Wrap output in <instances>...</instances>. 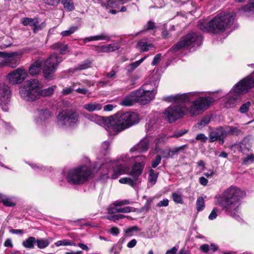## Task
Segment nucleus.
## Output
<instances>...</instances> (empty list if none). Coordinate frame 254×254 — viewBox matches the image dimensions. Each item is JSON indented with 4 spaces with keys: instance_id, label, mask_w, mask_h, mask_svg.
<instances>
[{
    "instance_id": "obj_1",
    "label": "nucleus",
    "mask_w": 254,
    "mask_h": 254,
    "mask_svg": "<svg viewBox=\"0 0 254 254\" xmlns=\"http://www.w3.org/2000/svg\"><path fill=\"white\" fill-rule=\"evenodd\" d=\"M85 118L97 124L101 125L103 122L105 123V129L110 135H115L132 126L138 123L139 117L137 114L133 112L118 113L110 116L105 120L96 115H87Z\"/></svg>"
},
{
    "instance_id": "obj_2",
    "label": "nucleus",
    "mask_w": 254,
    "mask_h": 254,
    "mask_svg": "<svg viewBox=\"0 0 254 254\" xmlns=\"http://www.w3.org/2000/svg\"><path fill=\"white\" fill-rule=\"evenodd\" d=\"M202 92L193 91L181 94L170 96L165 98V100L170 102L185 103L190 102L189 107L183 106L190 117L200 115L214 102V100L211 97L201 96Z\"/></svg>"
},
{
    "instance_id": "obj_3",
    "label": "nucleus",
    "mask_w": 254,
    "mask_h": 254,
    "mask_svg": "<svg viewBox=\"0 0 254 254\" xmlns=\"http://www.w3.org/2000/svg\"><path fill=\"white\" fill-rule=\"evenodd\" d=\"M244 195V192L239 188L231 186L222 193L215 196L216 204L220 206L226 214L236 219L238 215L240 199Z\"/></svg>"
},
{
    "instance_id": "obj_4",
    "label": "nucleus",
    "mask_w": 254,
    "mask_h": 254,
    "mask_svg": "<svg viewBox=\"0 0 254 254\" xmlns=\"http://www.w3.org/2000/svg\"><path fill=\"white\" fill-rule=\"evenodd\" d=\"M236 13L234 12L220 13L209 21L200 20L198 27L201 31L205 32L215 34L223 32L233 25Z\"/></svg>"
},
{
    "instance_id": "obj_5",
    "label": "nucleus",
    "mask_w": 254,
    "mask_h": 254,
    "mask_svg": "<svg viewBox=\"0 0 254 254\" xmlns=\"http://www.w3.org/2000/svg\"><path fill=\"white\" fill-rule=\"evenodd\" d=\"M138 161H143L145 159L144 156H138L134 157L130 154L127 153L122 155L120 157V160L126 163L125 164H121L114 168L115 162H108L103 164L100 169H107V170L102 173L101 179L105 180L108 178L116 179L119 176L127 174L129 172V164L134 162L135 159Z\"/></svg>"
},
{
    "instance_id": "obj_6",
    "label": "nucleus",
    "mask_w": 254,
    "mask_h": 254,
    "mask_svg": "<svg viewBox=\"0 0 254 254\" xmlns=\"http://www.w3.org/2000/svg\"><path fill=\"white\" fill-rule=\"evenodd\" d=\"M55 86H52L42 90V85L38 80L31 79L27 80L20 88L19 94L24 100L33 102L40 96H48L52 95Z\"/></svg>"
},
{
    "instance_id": "obj_7",
    "label": "nucleus",
    "mask_w": 254,
    "mask_h": 254,
    "mask_svg": "<svg viewBox=\"0 0 254 254\" xmlns=\"http://www.w3.org/2000/svg\"><path fill=\"white\" fill-rule=\"evenodd\" d=\"M153 78L155 79L154 81L144 85L142 88L135 91L136 102L145 105L154 99L160 79L157 74L154 75Z\"/></svg>"
},
{
    "instance_id": "obj_8",
    "label": "nucleus",
    "mask_w": 254,
    "mask_h": 254,
    "mask_svg": "<svg viewBox=\"0 0 254 254\" xmlns=\"http://www.w3.org/2000/svg\"><path fill=\"white\" fill-rule=\"evenodd\" d=\"M92 174L87 166H81L69 170L66 174V181L70 185H80L86 182Z\"/></svg>"
},
{
    "instance_id": "obj_9",
    "label": "nucleus",
    "mask_w": 254,
    "mask_h": 254,
    "mask_svg": "<svg viewBox=\"0 0 254 254\" xmlns=\"http://www.w3.org/2000/svg\"><path fill=\"white\" fill-rule=\"evenodd\" d=\"M79 123V114L71 110H63L57 117V125L61 128L73 127Z\"/></svg>"
},
{
    "instance_id": "obj_10",
    "label": "nucleus",
    "mask_w": 254,
    "mask_h": 254,
    "mask_svg": "<svg viewBox=\"0 0 254 254\" xmlns=\"http://www.w3.org/2000/svg\"><path fill=\"white\" fill-rule=\"evenodd\" d=\"M202 38L194 33H190L183 37L181 41L173 47V50L177 51L182 48L191 46H199L201 44Z\"/></svg>"
},
{
    "instance_id": "obj_11",
    "label": "nucleus",
    "mask_w": 254,
    "mask_h": 254,
    "mask_svg": "<svg viewBox=\"0 0 254 254\" xmlns=\"http://www.w3.org/2000/svg\"><path fill=\"white\" fill-rule=\"evenodd\" d=\"M25 53V50L13 52H5L3 60L0 63V66L15 68L19 64L20 57Z\"/></svg>"
},
{
    "instance_id": "obj_12",
    "label": "nucleus",
    "mask_w": 254,
    "mask_h": 254,
    "mask_svg": "<svg viewBox=\"0 0 254 254\" xmlns=\"http://www.w3.org/2000/svg\"><path fill=\"white\" fill-rule=\"evenodd\" d=\"M27 76V69L18 67L9 72L6 76V79L9 84L15 85L22 83Z\"/></svg>"
},
{
    "instance_id": "obj_13",
    "label": "nucleus",
    "mask_w": 254,
    "mask_h": 254,
    "mask_svg": "<svg viewBox=\"0 0 254 254\" xmlns=\"http://www.w3.org/2000/svg\"><path fill=\"white\" fill-rule=\"evenodd\" d=\"M164 114L168 121L172 123L188 114V113L183 106L178 105L169 107L165 110Z\"/></svg>"
},
{
    "instance_id": "obj_14",
    "label": "nucleus",
    "mask_w": 254,
    "mask_h": 254,
    "mask_svg": "<svg viewBox=\"0 0 254 254\" xmlns=\"http://www.w3.org/2000/svg\"><path fill=\"white\" fill-rule=\"evenodd\" d=\"M52 117L51 113L46 109H38L35 113L34 122L39 127L46 126Z\"/></svg>"
},
{
    "instance_id": "obj_15",
    "label": "nucleus",
    "mask_w": 254,
    "mask_h": 254,
    "mask_svg": "<svg viewBox=\"0 0 254 254\" xmlns=\"http://www.w3.org/2000/svg\"><path fill=\"white\" fill-rule=\"evenodd\" d=\"M11 91L8 86L3 84L0 86V106L4 112L9 109L10 101Z\"/></svg>"
},
{
    "instance_id": "obj_16",
    "label": "nucleus",
    "mask_w": 254,
    "mask_h": 254,
    "mask_svg": "<svg viewBox=\"0 0 254 254\" xmlns=\"http://www.w3.org/2000/svg\"><path fill=\"white\" fill-rule=\"evenodd\" d=\"M253 87H254V71L250 75L243 78L237 83L234 89L236 92L240 93L244 91H248Z\"/></svg>"
},
{
    "instance_id": "obj_17",
    "label": "nucleus",
    "mask_w": 254,
    "mask_h": 254,
    "mask_svg": "<svg viewBox=\"0 0 254 254\" xmlns=\"http://www.w3.org/2000/svg\"><path fill=\"white\" fill-rule=\"evenodd\" d=\"M236 84H235L232 89L230 91L228 96L226 98V101L225 102V106L227 108H231L234 107L236 105V103L237 100L238 99V96L240 94H243L244 93L247 92L248 91H244L242 93H237L236 92L235 89L234 88L236 86Z\"/></svg>"
},
{
    "instance_id": "obj_18",
    "label": "nucleus",
    "mask_w": 254,
    "mask_h": 254,
    "mask_svg": "<svg viewBox=\"0 0 254 254\" xmlns=\"http://www.w3.org/2000/svg\"><path fill=\"white\" fill-rule=\"evenodd\" d=\"M225 137V134L224 127L217 128L209 133L210 142H214L219 139L220 143L223 144L224 142L223 139Z\"/></svg>"
},
{
    "instance_id": "obj_19",
    "label": "nucleus",
    "mask_w": 254,
    "mask_h": 254,
    "mask_svg": "<svg viewBox=\"0 0 254 254\" xmlns=\"http://www.w3.org/2000/svg\"><path fill=\"white\" fill-rule=\"evenodd\" d=\"M236 145L237 148L242 153H247L252 147L251 139L250 137L246 136Z\"/></svg>"
},
{
    "instance_id": "obj_20",
    "label": "nucleus",
    "mask_w": 254,
    "mask_h": 254,
    "mask_svg": "<svg viewBox=\"0 0 254 254\" xmlns=\"http://www.w3.org/2000/svg\"><path fill=\"white\" fill-rule=\"evenodd\" d=\"M21 22L24 26H33V32L35 33H36L39 30L42 28L41 26L38 25L39 22L37 18H23L22 19H21Z\"/></svg>"
},
{
    "instance_id": "obj_21",
    "label": "nucleus",
    "mask_w": 254,
    "mask_h": 254,
    "mask_svg": "<svg viewBox=\"0 0 254 254\" xmlns=\"http://www.w3.org/2000/svg\"><path fill=\"white\" fill-rule=\"evenodd\" d=\"M149 139L145 138L142 139L137 144L132 147L130 149V153L135 151L138 152H143L146 151L149 147Z\"/></svg>"
},
{
    "instance_id": "obj_22",
    "label": "nucleus",
    "mask_w": 254,
    "mask_h": 254,
    "mask_svg": "<svg viewBox=\"0 0 254 254\" xmlns=\"http://www.w3.org/2000/svg\"><path fill=\"white\" fill-rule=\"evenodd\" d=\"M239 12L248 16L254 15V0H249V3L239 9Z\"/></svg>"
},
{
    "instance_id": "obj_23",
    "label": "nucleus",
    "mask_w": 254,
    "mask_h": 254,
    "mask_svg": "<svg viewBox=\"0 0 254 254\" xmlns=\"http://www.w3.org/2000/svg\"><path fill=\"white\" fill-rule=\"evenodd\" d=\"M144 165L141 163H135L133 165L129 175L134 179L136 180L138 177L141 174L143 170Z\"/></svg>"
},
{
    "instance_id": "obj_24",
    "label": "nucleus",
    "mask_w": 254,
    "mask_h": 254,
    "mask_svg": "<svg viewBox=\"0 0 254 254\" xmlns=\"http://www.w3.org/2000/svg\"><path fill=\"white\" fill-rule=\"evenodd\" d=\"M42 63V61L40 59L34 62L29 67V74L33 76L39 74L41 70Z\"/></svg>"
},
{
    "instance_id": "obj_25",
    "label": "nucleus",
    "mask_w": 254,
    "mask_h": 254,
    "mask_svg": "<svg viewBox=\"0 0 254 254\" xmlns=\"http://www.w3.org/2000/svg\"><path fill=\"white\" fill-rule=\"evenodd\" d=\"M83 108L88 112H92L101 110L102 105L97 102H90L84 105Z\"/></svg>"
},
{
    "instance_id": "obj_26",
    "label": "nucleus",
    "mask_w": 254,
    "mask_h": 254,
    "mask_svg": "<svg viewBox=\"0 0 254 254\" xmlns=\"http://www.w3.org/2000/svg\"><path fill=\"white\" fill-rule=\"evenodd\" d=\"M136 102V97H135V91L131 93L129 95L126 97L121 102V105L124 106H129Z\"/></svg>"
},
{
    "instance_id": "obj_27",
    "label": "nucleus",
    "mask_w": 254,
    "mask_h": 254,
    "mask_svg": "<svg viewBox=\"0 0 254 254\" xmlns=\"http://www.w3.org/2000/svg\"><path fill=\"white\" fill-rule=\"evenodd\" d=\"M119 49L117 44H109L102 45L100 47V51L103 53H110L114 52Z\"/></svg>"
},
{
    "instance_id": "obj_28",
    "label": "nucleus",
    "mask_w": 254,
    "mask_h": 254,
    "mask_svg": "<svg viewBox=\"0 0 254 254\" xmlns=\"http://www.w3.org/2000/svg\"><path fill=\"white\" fill-rule=\"evenodd\" d=\"M225 137L228 135H239L242 133L240 129L236 127L227 126L224 127Z\"/></svg>"
},
{
    "instance_id": "obj_29",
    "label": "nucleus",
    "mask_w": 254,
    "mask_h": 254,
    "mask_svg": "<svg viewBox=\"0 0 254 254\" xmlns=\"http://www.w3.org/2000/svg\"><path fill=\"white\" fill-rule=\"evenodd\" d=\"M61 57L56 54L51 55L46 61L47 64H51L53 66L57 68L59 63L62 62Z\"/></svg>"
},
{
    "instance_id": "obj_30",
    "label": "nucleus",
    "mask_w": 254,
    "mask_h": 254,
    "mask_svg": "<svg viewBox=\"0 0 254 254\" xmlns=\"http://www.w3.org/2000/svg\"><path fill=\"white\" fill-rule=\"evenodd\" d=\"M57 68L53 66L50 64L45 62V65L43 69L44 76L46 78L50 77V75L54 73Z\"/></svg>"
},
{
    "instance_id": "obj_31",
    "label": "nucleus",
    "mask_w": 254,
    "mask_h": 254,
    "mask_svg": "<svg viewBox=\"0 0 254 254\" xmlns=\"http://www.w3.org/2000/svg\"><path fill=\"white\" fill-rule=\"evenodd\" d=\"M36 239L34 237H29L28 239L22 242V246L27 249H33L34 244L36 243Z\"/></svg>"
},
{
    "instance_id": "obj_32",
    "label": "nucleus",
    "mask_w": 254,
    "mask_h": 254,
    "mask_svg": "<svg viewBox=\"0 0 254 254\" xmlns=\"http://www.w3.org/2000/svg\"><path fill=\"white\" fill-rule=\"evenodd\" d=\"M138 47L143 52L148 51L150 48L153 47V45L151 43H148L145 40H140L138 42Z\"/></svg>"
},
{
    "instance_id": "obj_33",
    "label": "nucleus",
    "mask_w": 254,
    "mask_h": 254,
    "mask_svg": "<svg viewBox=\"0 0 254 254\" xmlns=\"http://www.w3.org/2000/svg\"><path fill=\"white\" fill-rule=\"evenodd\" d=\"M52 47L53 49L58 50L61 54H65L68 49V46L62 43H56L54 44Z\"/></svg>"
},
{
    "instance_id": "obj_34",
    "label": "nucleus",
    "mask_w": 254,
    "mask_h": 254,
    "mask_svg": "<svg viewBox=\"0 0 254 254\" xmlns=\"http://www.w3.org/2000/svg\"><path fill=\"white\" fill-rule=\"evenodd\" d=\"M92 62L89 60H86L81 63L77 67L73 69V71L78 70H82L88 69L91 67Z\"/></svg>"
},
{
    "instance_id": "obj_35",
    "label": "nucleus",
    "mask_w": 254,
    "mask_h": 254,
    "mask_svg": "<svg viewBox=\"0 0 254 254\" xmlns=\"http://www.w3.org/2000/svg\"><path fill=\"white\" fill-rule=\"evenodd\" d=\"M0 202L3 203V204L6 206H13L15 205V203L12 201L10 198L0 193Z\"/></svg>"
},
{
    "instance_id": "obj_36",
    "label": "nucleus",
    "mask_w": 254,
    "mask_h": 254,
    "mask_svg": "<svg viewBox=\"0 0 254 254\" xmlns=\"http://www.w3.org/2000/svg\"><path fill=\"white\" fill-rule=\"evenodd\" d=\"M170 137H171L170 136H167L165 134H164V135L161 136L160 137H159L156 140V147H155V151L156 152H159V151H160V148L159 147V145L160 144L165 143Z\"/></svg>"
},
{
    "instance_id": "obj_37",
    "label": "nucleus",
    "mask_w": 254,
    "mask_h": 254,
    "mask_svg": "<svg viewBox=\"0 0 254 254\" xmlns=\"http://www.w3.org/2000/svg\"><path fill=\"white\" fill-rule=\"evenodd\" d=\"M64 8L67 11H72L74 9V3L72 0H61Z\"/></svg>"
},
{
    "instance_id": "obj_38",
    "label": "nucleus",
    "mask_w": 254,
    "mask_h": 254,
    "mask_svg": "<svg viewBox=\"0 0 254 254\" xmlns=\"http://www.w3.org/2000/svg\"><path fill=\"white\" fill-rule=\"evenodd\" d=\"M254 163V154L250 153L243 159L242 164L249 165Z\"/></svg>"
},
{
    "instance_id": "obj_39",
    "label": "nucleus",
    "mask_w": 254,
    "mask_h": 254,
    "mask_svg": "<svg viewBox=\"0 0 254 254\" xmlns=\"http://www.w3.org/2000/svg\"><path fill=\"white\" fill-rule=\"evenodd\" d=\"M205 207L204 198L200 196L198 197L196 201V208L197 211H200L204 209Z\"/></svg>"
},
{
    "instance_id": "obj_40",
    "label": "nucleus",
    "mask_w": 254,
    "mask_h": 254,
    "mask_svg": "<svg viewBox=\"0 0 254 254\" xmlns=\"http://www.w3.org/2000/svg\"><path fill=\"white\" fill-rule=\"evenodd\" d=\"M136 180H134V179H133V180H132L129 178L124 177L121 178L119 181L121 184H128L130 186L134 187L136 185Z\"/></svg>"
},
{
    "instance_id": "obj_41",
    "label": "nucleus",
    "mask_w": 254,
    "mask_h": 254,
    "mask_svg": "<svg viewBox=\"0 0 254 254\" xmlns=\"http://www.w3.org/2000/svg\"><path fill=\"white\" fill-rule=\"evenodd\" d=\"M158 173L155 172L153 169H150L149 170L148 181L152 185H154L156 183L158 178Z\"/></svg>"
},
{
    "instance_id": "obj_42",
    "label": "nucleus",
    "mask_w": 254,
    "mask_h": 254,
    "mask_svg": "<svg viewBox=\"0 0 254 254\" xmlns=\"http://www.w3.org/2000/svg\"><path fill=\"white\" fill-rule=\"evenodd\" d=\"M138 66L139 65L136 62L128 64L125 68L127 74L130 75Z\"/></svg>"
},
{
    "instance_id": "obj_43",
    "label": "nucleus",
    "mask_w": 254,
    "mask_h": 254,
    "mask_svg": "<svg viewBox=\"0 0 254 254\" xmlns=\"http://www.w3.org/2000/svg\"><path fill=\"white\" fill-rule=\"evenodd\" d=\"M37 247L39 249H44L49 245V241L44 239H40L36 240Z\"/></svg>"
},
{
    "instance_id": "obj_44",
    "label": "nucleus",
    "mask_w": 254,
    "mask_h": 254,
    "mask_svg": "<svg viewBox=\"0 0 254 254\" xmlns=\"http://www.w3.org/2000/svg\"><path fill=\"white\" fill-rule=\"evenodd\" d=\"M77 29V26H71L68 30L62 31L61 35L64 37L68 36L74 33Z\"/></svg>"
},
{
    "instance_id": "obj_45",
    "label": "nucleus",
    "mask_w": 254,
    "mask_h": 254,
    "mask_svg": "<svg viewBox=\"0 0 254 254\" xmlns=\"http://www.w3.org/2000/svg\"><path fill=\"white\" fill-rule=\"evenodd\" d=\"M187 147L186 145H184L179 147H175L171 150H170L172 157L175 155H177L180 152L184 150L187 148Z\"/></svg>"
},
{
    "instance_id": "obj_46",
    "label": "nucleus",
    "mask_w": 254,
    "mask_h": 254,
    "mask_svg": "<svg viewBox=\"0 0 254 254\" xmlns=\"http://www.w3.org/2000/svg\"><path fill=\"white\" fill-rule=\"evenodd\" d=\"M55 245L57 247L61 246H76L75 243L66 239L58 241L55 243Z\"/></svg>"
},
{
    "instance_id": "obj_47",
    "label": "nucleus",
    "mask_w": 254,
    "mask_h": 254,
    "mask_svg": "<svg viewBox=\"0 0 254 254\" xmlns=\"http://www.w3.org/2000/svg\"><path fill=\"white\" fill-rule=\"evenodd\" d=\"M81 84L80 85H75V87H74L73 88V90L76 91L78 93L83 94V95L90 94L91 93L90 92L88 89H87L83 87H77L78 86H81Z\"/></svg>"
},
{
    "instance_id": "obj_48",
    "label": "nucleus",
    "mask_w": 254,
    "mask_h": 254,
    "mask_svg": "<svg viewBox=\"0 0 254 254\" xmlns=\"http://www.w3.org/2000/svg\"><path fill=\"white\" fill-rule=\"evenodd\" d=\"M80 83L78 82H76V83H72V85L70 86V87L66 88L65 89H64L62 91L63 95H65L70 94L72 91H74L73 88L74 87H75V85H80Z\"/></svg>"
},
{
    "instance_id": "obj_49",
    "label": "nucleus",
    "mask_w": 254,
    "mask_h": 254,
    "mask_svg": "<svg viewBox=\"0 0 254 254\" xmlns=\"http://www.w3.org/2000/svg\"><path fill=\"white\" fill-rule=\"evenodd\" d=\"M251 105V103L250 101H247L243 104L240 108L239 111L242 113H246L249 110L250 107Z\"/></svg>"
},
{
    "instance_id": "obj_50",
    "label": "nucleus",
    "mask_w": 254,
    "mask_h": 254,
    "mask_svg": "<svg viewBox=\"0 0 254 254\" xmlns=\"http://www.w3.org/2000/svg\"><path fill=\"white\" fill-rule=\"evenodd\" d=\"M29 165L35 171L37 172L45 171L46 170V168L40 164L31 163L29 164Z\"/></svg>"
},
{
    "instance_id": "obj_51",
    "label": "nucleus",
    "mask_w": 254,
    "mask_h": 254,
    "mask_svg": "<svg viewBox=\"0 0 254 254\" xmlns=\"http://www.w3.org/2000/svg\"><path fill=\"white\" fill-rule=\"evenodd\" d=\"M172 198L176 203L182 204L183 202L182 196L180 194L173 193L172 194Z\"/></svg>"
},
{
    "instance_id": "obj_52",
    "label": "nucleus",
    "mask_w": 254,
    "mask_h": 254,
    "mask_svg": "<svg viewBox=\"0 0 254 254\" xmlns=\"http://www.w3.org/2000/svg\"><path fill=\"white\" fill-rule=\"evenodd\" d=\"M96 39L97 41L98 40H105L106 41H109L110 40V37L105 34V33H101L99 35H96Z\"/></svg>"
},
{
    "instance_id": "obj_53",
    "label": "nucleus",
    "mask_w": 254,
    "mask_h": 254,
    "mask_svg": "<svg viewBox=\"0 0 254 254\" xmlns=\"http://www.w3.org/2000/svg\"><path fill=\"white\" fill-rule=\"evenodd\" d=\"M126 216L124 215L117 214V215H114L110 216H107L106 217V218H107L110 220L116 221L117 220L123 219Z\"/></svg>"
},
{
    "instance_id": "obj_54",
    "label": "nucleus",
    "mask_w": 254,
    "mask_h": 254,
    "mask_svg": "<svg viewBox=\"0 0 254 254\" xmlns=\"http://www.w3.org/2000/svg\"><path fill=\"white\" fill-rule=\"evenodd\" d=\"M218 212V209L217 208H214L211 211V213L208 216V219L210 220H213L216 218L217 216V213Z\"/></svg>"
},
{
    "instance_id": "obj_55",
    "label": "nucleus",
    "mask_w": 254,
    "mask_h": 254,
    "mask_svg": "<svg viewBox=\"0 0 254 254\" xmlns=\"http://www.w3.org/2000/svg\"><path fill=\"white\" fill-rule=\"evenodd\" d=\"M210 120V119L209 117H205L200 121L198 125L201 127H203L208 124Z\"/></svg>"
},
{
    "instance_id": "obj_56",
    "label": "nucleus",
    "mask_w": 254,
    "mask_h": 254,
    "mask_svg": "<svg viewBox=\"0 0 254 254\" xmlns=\"http://www.w3.org/2000/svg\"><path fill=\"white\" fill-rule=\"evenodd\" d=\"M133 208L126 206L122 208H118V213L123 212V213H129L132 211Z\"/></svg>"
},
{
    "instance_id": "obj_57",
    "label": "nucleus",
    "mask_w": 254,
    "mask_h": 254,
    "mask_svg": "<svg viewBox=\"0 0 254 254\" xmlns=\"http://www.w3.org/2000/svg\"><path fill=\"white\" fill-rule=\"evenodd\" d=\"M161 57V54H158L153 58V61L151 63L152 65H157L160 61Z\"/></svg>"
},
{
    "instance_id": "obj_58",
    "label": "nucleus",
    "mask_w": 254,
    "mask_h": 254,
    "mask_svg": "<svg viewBox=\"0 0 254 254\" xmlns=\"http://www.w3.org/2000/svg\"><path fill=\"white\" fill-rule=\"evenodd\" d=\"M161 160V157L160 155L156 156L155 160L152 162V167L154 168H156L160 163Z\"/></svg>"
},
{
    "instance_id": "obj_59",
    "label": "nucleus",
    "mask_w": 254,
    "mask_h": 254,
    "mask_svg": "<svg viewBox=\"0 0 254 254\" xmlns=\"http://www.w3.org/2000/svg\"><path fill=\"white\" fill-rule=\"evenodd\" d=\"M195 139L200 140L202 142H205L207 140V137L203 133H199L196 135Z\"/></svg>"
},
{
    "instance_id": "obj_60",
    "label": "nucleus",
    "mask_w": 254,
    "mask_h": 254,
    "mask_svg": "<svg viewBox=\"0 0 254 254\" xmlns=\"http://www.w3.org/2000/svg\"><path fill=\"white\" fill-rule=\"evenodd\" d=\"M45 3L47 4L56 6L60 2V0H44Z\"/></svg>"
},
{
    "instance_id": "obj_61",
    "label": "nucleus",
    "mask_w": 254,
    "mask_h": 254,
    "mask_svg": "<svg viewBox=\"0 0 254 254\" xmlns=\"http://www.w3.org/2000/svg\"><path fill=\"white\" fill-rule=\"evenodd\" d=\"M200 250L203 253H207L209 251V245L208 244H203L200 246Z\"/></svg>"
},
{
    "instance_id": "obj_62",
    "label": "nucleus",
    "mask_w": 254,
    "mask_h": 254,
    "mask_svg": "<svg viewBox=\"0 0 254 254\" xmlns=\"http://www.w3.org/2000/svg\"><path fill=\"white\" fill-rule=\"evenodd\" d=\"M169 204V200L167 198H164L163 200L159 201L157 204V206H167Z\"/></svg>"
},
{
    "instance_id": "obj_63",
    "label": "nucleus",
    "mask_w": 254,
    "mask_h": 254,
    "mask_svg": "<svg viewBox=\"0 0 254 254\" xmlns=\"http://www.w3.org/2000/svg\"><path fill=\"white\" fill-rule=\"evenodd\" d=\"M107 77L108 78L114 79L116 77V71L112 69L109 72L107 73Z\"/></svg>"
},
{
    "instance_id": "obj_64",
    "label": "nucleus",
    "mask_w": 254,
    "mask_h": 254,
    "mask_svg": "<svg viewBox=\"0 0 254 254\" xmlns=\"http://www.w3.org/2000/svg\"><path fill=\"white\" fill-rule=\"evenodd\" d=\"M3 245L5 247H9V248H13V245L11 239L8 238L6 239Z\"/></svg>"
}]
</instances>
